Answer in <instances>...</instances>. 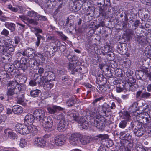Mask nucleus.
<instances>
[{"label": "nucleus", "instance_id": "48", "mask_svg": "<svg viewBox=\"0 0 151 151\" xmlns=\"http://www.w3.org/2000/svg\"><path fill=\"white\" fill-rule=\"evenodd\" d=\"M13 65L11 64L6 65L5 66V69H6L9 72H11L13 71L14 69Z\"/></svg>", "mask_w": 151, "mask_h": 151}, {"label": "nucleus", "instance_id": "23", "mask_svg": "<svg viewBox=\"0 0 151 151\" xmlns=\"http://www.w3.org/2000/svg\"><path fill=\"white\" fill-rule=\"evenodd\" d=\"M65 114L64 113L57 112L54 116V118L56 119L60 120H66L65 117Z\"/></svg>", "mask_w": 151, "mask_h": 151}, {"label": "nucleus", "instance_id": "52", "mask_svg": "<svg viewBox=\"0 0 151 151\" xmlns=\"http://www.w3.org/2000/svg\"><path fill=\"white\" fill-rule=\"evenodd\" d=\"M37 21V20H36L35 19H29V18H28L27 21L29 23L35 25L38 24V23Z\"/></svg>", "mask_w": 151, "mask_h": 151}, {"label": "nucleus", "instance_id": "13", "mask_svg": "<svg viewBox=\"0 0 151 151\" xmlns=\"http://www.w3.org/2000/svg\"><path fill=\"white\" fill-rule=\"evenodd\" d=\"M55 144L57 146L64 145L66 142V138L63 135H60L56 136L54 139Z\"/></svg>", "mask_w": 151, "mask_h": 151}, {"label": "nucleus", "instance_id": "30", "mask_svg": "<svg viewBox=\"0 0 151 151\" xmlns=\"http://www.w3.org/2000/svg\"><path fill=\"white\" fill-rule=\"evenodd\" d=\"M17 103L22 105L23 106H25L26 104L24 102V96L23 94H22L20 95H18L17 96Z\"/></svg>", "mask_w": 151, "mask_h": 151}, {"label": "nucleus", "instance_id": "39", "mask_svg": "<svg viewBox=\"0 0 151 151\" xmlns=\"http://www.w3.org/2000/svg\"><path fill=\"white\" fill-rule=\"evenodd\" d=\"M76 103V100L73 98L71 97L67 100L66 104L68 106L71 107L73 106Z\"/></svg>", "mask_w": 151, "mask_h": 151}, {"label": "nucleus", "instance_id": "7", "mask_svg": "<svg viewBox=\"0 0 151 151\" xmlns=\"http://www.w3.org/2000/svg\"><path fill=\"white\" fill-rule=\"evenodd\" d=\"M136 80L132 76L129 78L128 81L125 83V90L127 91H134L135 89V87L134 86L135 85Z\"/></svg>", "mask_w": 151, "mask_h": 151}, {"label": "nucleus", "instance_id": "53", "mask_svg": "<svg viewBox=\"0 0 151 151\" xmlns=\"http://www.w3.org/2000/svg\"><path fill=\"white\" fill-rule=\"evenodd\" d=\"M5 42V40L4 39V37H0V50L2 48L3 46H4Z\"/></svg>", "mask_w": 151, "mask_h": 151}, {"label": "nucleus", "instance_id": "3", "mask_svg": "<svg viewBox=\"0 0 151 151\" xmlns=\"http://www.w3.org/2000/svg\"><path fill=\"white\" fill-rule=\"evenodd\" d=\"M89 114L92 118L96 119L91 120L90 122L91 126L96 127L100 131H103L105 127L104 124L105 119L96 112L91 111Z\"/></svg>", "mask_w": 151, "mask_h": 151}, {"label": "nucleus", "instance_id": "35", "mask_svg": "<svg viewBox=\"0 0 151 151\" xmlns=\"http://www.w3.org/2000/svg\"><path fill=\"white\" fill-rule=\"evenodd\" d=\"M9 76L6 71L4 70L0 71V80L4 81L6 80V78Z\"/></svg>", "mask_w": 151, "mask_h": 151}, {"label": "nucleus", "instance_id": "32", "mask_svg": "<svg viewBox=\"0 0 151 151\" xmlns=\"http://www.w3.org/2000/svg\"><path fill=\"white\" fill-rule=\"evenodd\" d=\"M49 73L48 72H45L44 73L43 75L41 76L40 77L39 76L38 79L40 80V81H42L43 83H44L48 80Z\"/></svg>", "mask_w": 151, "mask_h": 151}, {"label": "nucleus", "instance_id": "31", "mask_svg": "<svg viewBox=\"0 0 151 151\" xmlns=\"http://www.w3.org/2000/svg\"><path fill=\"white\" fill-rule=\"evenodd\" d=\"M138 103L137 102H134L133 103L130 107L129 108V110L131 112L135 113L138 110V109L137 108Z\"/></svg>", "mask_w": 151, "mask_h": 151}, {"label": "nucleus", "instance_id": "63", "mask_svg": "<svg viewBox=\"0 0 151 151\" xmlns=\"http://www.w3.org/2000/svg\"><path fill=\"white\" fill-rule=\"evenodd\" d=\"M104 0H97L96 4L98 5H99L100 6H103L105 4Z\"/></svg>", "mask_w": 151, "mask_h": 151}, {"label": "nucleus", "instance_id": "25", "mask_svg": "<svg viewBox=\"0 0 151 151\" xmlns=\"http://www.w3.org/2000/svg\"><path fill=\"white\" fill-rule=\"evenodd\" d=\"M135 126L137 127V128L135 127L134 129V133L135 134L137 137H140L143 135V132L142 130V129L141 127H142L141 125H137Z\"/></svg>", "mask_w": 151, "mask_h": 151}, {"label": "nucleus", "instance_id": "8", "mask_svg": "<svg viewBox=\"0 0 151 151\" xmlns=\"http://www.w3.org/2000/svg\"><path fill=\"white\" fill-rule=\"evenodd\" d=\"M33 113L35 118V121L39 123L45 117V114L44 111L41 109H36Z\"/></svg>", "mask_w": 151, "mask_h": 151}, {"label": "nucleus", "instance_id": "43", "mask_svg": "<svg viewBox=\"0 0 151 151\" xmlns=\"http://www.w3.org/2000/svg\"><path fill=\"white\" fill-rule=\"evenodd\" d=\"M6 26L11 32H13L15 30V24L13 23H8L6 24Z\"/></svg>", "mask_w": 151, "mask_h": 151}, {"label": "nucleus", "instance_id": "55", "mask_svg": "<svg viewBox=\"0 0 151 151\" xmlns=\"http://www.w3.org/2000/svg\"><path fill=\"white\" fill-rule=\"evenodd\" d=\"M141 1L142 3L151 6V0H141Z\"/></svg>", "mask_w": 151, "mask_h": 151}, {"label": "nucleus", "instance_id": "59", "mask_svg": "<svg viewBox=\"0 0 151 151\" xmlns=\"http://www.w3.org/2000/svg\"><path fill=\"white\" fill-rule=\"evenodd\" d=\"M21 38L18 36H16L14 37V42L16 44H18L20 42Z\"/></svg>", "mask_w": 151, "mask_h": 151}, {"label": "nucleus", "instance_id": "22", "mask_svg": "<svg viewBox=\"0 0 151 151\" xmlns=\"http://www.w3.org/2000/svg\"><path fill=\"white\" fill-rule=\"evenodd\" d=\"M107 82V80L102 74H99L96 78V82L98 84H105Z\"/></svg>", "mask_w": 151, "mask_h": 151}, {"label": "nucleus", "instance_id": "51", "mask_svg": "<svg viewBox=\"0 0 151 151\" xmlns=\"http://www.w3.org/2000/svg\"><path fill=\"white\" fill-rule=\"evenodd\" d=\"M13 66L16 68H21L22 65L20 60H15L14 62Z\"/></svg>", "mask_w": 151, "mask_h": 151}, {"label": "nucleus", "instance_id": "38", "mask_svg": "<svg viewBox=\"0 0 151 151\" xmlns=\"http://www.w3.org/2000/svg\"><path fill=\"white\" fill-rule=\"evenodd\" d=\"M122 118L125 119L127 121H129L131 119V116L127 111H124L122 113Z\"/></svg>", "mask_w": 151, "mask_h": 151}, {"label": "nucleus", "instance_id": "58", "mask_svg": "<svg viewBox=\"0 0 151 151\" xmlns=\"http://www.w3.org/2000/svg\"><path fill=\"white\" fill-rule=\"evenodd\" d=\"M84 85L86 88H91V90H92L93 91V88H94V87L93 86L91 85L88 83H84Z\"/></svg>", "mask_w": 151, "mask_h": 151}, {"label": "nucleus", "instance_id": "19", "mask_svg": "<svg viewBox=\"0 0 151 151\" xmlns=\"http://www.w3.org/2000/svg\"><path fill=\"white\" fill-rule=\"evenodd\" d=\"M34 120V116L31 114H28L24 118V123L25 124H27L30 125L33 124Z\"/></svg>", "mask_w": 151, "mask_h": 151}, {"label": "nucleus", "instance_id": "11", "mask_svg": "<svg viewBox=\"0 0 151 151\" xmlns=\"http://www.w3.org/2000/svg\"><path fill=\"white\" fill-rule=\"evenodd\" d=\"M81 134L77 133L72 134L69 137L70 143L73 145H77L79 143Z\"/></svg>", "mask_w": 151, "mask_h": 151}, {"label": "nucleus", "instance_id": "56", "mask_svg": "<svg viewBox=\"0 0 151 151\" xmlns=\"http://www.w3.org/2000/svg\"><path fill=\"white\" fill-rule=\"evenodd\" d=\"M68 59L72 61H75L76 60V57L75 55H68Z\"/></svg>", "mask_w": 151, "mask_h": 151}, {"label": "nucleus", "instance_id": "14", "mask_svg": "<svg viewBox=\"0 0 151 151\" xmlns=\"http://www.w3.org/2000/svg\"><path fill=\"white\" fill-rule=\"evenodd\" d=\"M34 145L39 147H43L46 145V141L42 138L37 137L35 139Z\"/></svg>", "mask_w": 151, "mask_h": 151}, {"label": "nucleus", "instance_id": "37", "mask_svg": "<svg viewBox=\"0 0 151 151\" xmlns=\"http://www.w3.org/2000/svg\"><path fill=\"white\" fill-rule=\"evenodd\" d=\"M37 75V74L35 75L34 76V77L35 78L34 80H31L29 82V84L31 86H35L36 85V83H39L40 82V80H37L38 79H39L38 78L39 77L36 76V77L35 78V76L36 75Z\"/></svg>", "mask_w": 151, "mask_h": 151}, {"label": "nucleus", "instance_id": "45", "mask_svg": "<svg viewBox=\"0 0 151 151\" xmlns=\"http://www.w3.org/2000/svg\"><path fill=\"white\" fill-rule=\"evenodd\" d=\"M102 110L104 113L106 114V111H108V109L110 108V105L106 103H104L102 106Z\"/></svg>", "mask_w": 151, "mask_h": 151}, {"label": "nucleus", "instance_id": "27", "mask_svg": "<svg viewBox=\"0 0 151 151\" xmlns=\"http://www.w3.org/2000/svg\"><path fill=\"white\" fill-rule=\"evenodd\" d=\"M139 12L138 15L139 16L143 18L144 17L145 20H147L149 17V15L148 14V11L147 9H145L144 10H141Z\"/></svg>", "mask_w": 151, "mask_h": 151}, {"label": "nucleus", "instance_id": "5", "mask_svg": "<svg viewBox=\"0 0 151 151\" xmlns=\"http://www.w3.org/2000/svg\"><path fill=\"white\" fill-rule=\"evenodd\" d=\"M143 115L142 114H141L139 115H137L136 116V119L137 122L133 124L135 126L137 125H146L148 124L150 122V118L147 117H145L143 116Z\"/></svg>", "mask_w": 151, "mask_h": 151}, {"label": "nucleus", "instance_id": "24", "mask_svg": "<svg viewBox=\"0 0 151 151\" xmlns=\"http://www.w3.org/2000/svg\"><path fill=\"white\" fill-rule=\"evenodd\" d=\"M12 110L14 113L18 115L20 114L23 111L22 107L18 105L14 106L12 107Z\"/></svg>", "mask_w": 151, "mask_h": 151}, {"label": "nucleus", "instance_id": "64", "mask_svg": "<svg viewBox=\"0 0 151 151\" xmlns=\"http://www.w3.org/2000/svg\"><path fill=\"white\" fill-rule=\"evenodd\" d=\"M97 151H107L106 147L103 146H101L99 148Z\"/></svg>", "mask_w": 151, "mask_h": 151}, {"label": "nucleus", "instance_id": "17", "mask_svg": "<svg viewBox=\"0 0 151 151\" xmlns=\"http://www.w3.org/2000/svg\"><path fill=\"white\" fill-rule=\"evenodd\" d=\"M124 131H122L120 132V137H119L122 139L124 140L129 143L131 141L132 137L129 133H126Z\"/></svg>", "mask_w": 151, "mask_h": 151}, {"label": "nucleus", "instance_id": "62", "mask_svg": "<svg viewBox=\"0 0 151 151\" xmlns=\"http://www.w3.org/2000/svg\"><path fill=\"white\" fill-rule=\"evenodd\" d=\"M133 72L130 70H128L126 72V75L127 77H130V76H132V75L133 74Z\"/></svg>", "mask_w": 151, "mask_h": 151}, {"label": "nucleus", "instance_id": "28", "mask_svg": "<svg viewBox=\"0 0 151 151\" xmlns=\"http://www.w3.org/2000/svg\"><path fill=\"white\" fill-rule=\"evenodd\" d=\"M28 59L26 58H22L20 60L22 65L21 69L23 71L25 70L27 68V63Z\"/></svg>", "mask_w": 151, "mask_h": 151}, {"label": "nucleus", "instance_id": "47", "mask_svg": "<svg viewBox=\"0 0 151 151\" xmlns=\"http://www.w3.org/2000/svg\"><path fill=\"white\" fill-rule=\"evenodd\" d=\"M35 20L37 21H45L47 20V18L45 16L41 15L38 13L36 17H35Z\"/></svg>", "mask_w": 151, "mask_h": 151}, {"label": "nucleus", "instance_id": "36", "mask_svg": "<svg viewBox=\"0 0 151 151\" xmlns=\"http://www.w3.org/2000/svg\"><path fill=\"white\" fill-rule=\"evenodd\" d=\"M35 59L37 61L42 60V61H44L45 58L44 57L43 55L38 53H35V56L34 57Z\"/></svg>", "mask_w": 151, "mask_h": 151}, {"label": "nucleus", "instance_id": "12", "mask_svg": "<svg viewBox=\"0 0 151 151\" xmlns=\"http://www.w3.org/2000/svg\"><path fill=\"white\" fill-rule=\"evenodd\" d=\"M111 9L112 7H109L106 6L100 7L99 9L100 15L106 17H108L109 16L111 15Z\"/></svg>", "mask_w": 151, "mask_h": 151}, {"label": "nucleus", "instance_id": "54", "mask_svg": "<svg viewBox=\"0 0 151 151\" xmlns=\"http://www.w3.org/2000/svg\"><path fill=\"white\" fill-rule=\"evenodd\" d=\"M19 17L25 23V22L24 21V20H26L27 21L29 18L26 15H19Z\"/></svg>", "mask_w": 151, "mask_h": 151}, {"label": "nucleus", "instance_id": "1", "mask_svg": "<svg viewBox=\"0 0 151 151\" xmlns=\"http://www.w3.org/2000/svg\"><path fill=\"white\" fill-rule=\"evenodd\" d=\"M15 81H10L8 84V91L7 95L8 98V100L15 98V95L18 92L23 90L21 84L25 83L27 78L24 75H20L15 76Z\"/></svg>", "mask_w": 151, "mask_h": 151}, {"label": "nucleus", "instance_id": "20", "mask_svg": "<svg viewBox=\"0 0 151 151\" xmlns=\"http://www.w3.org/2000/svg\"><path fill=\"white\" fill-rule=\"evenodd\" d=\"M4 132L5 134L11 139H14L17 138V136L15 133L13 132L12 130L10 129H5Z\"/></svg>", "mask_w": 151, "mask_h": 151}, {"label": "nucleus", "instance_id": "34", "mask_svg": "<svg viewBox=\"0 0 151 151\" xmlns=\"http://www.w3.org/2000/svg\"><path fill=\"white\" fill-rule=\"evenodd\" d=\"M44 88L45 90H49L51 89L54 86V84L50 81H46L44 83Z\"/></svg>", "mask_w": 151, "mask_h": 151}, {"label": "nucleus", "instance_id": "4", "mask_svg": "<svg viewBox=\"0 0 151 151\" xmlns=\"http://www.w3.org/2000/svg\"><path fill=\"white\" fill-rule=\"evenodd\" d=\"M40 123L43 127L49 130L50 131L53 129L52 127L53 121L51 118L49 116H45Z\"/></svg>", "mask_w": 151, "mask_h": 151}, {"label": "nucleus", "instance_id": "15", "mask_svg": "<svg viewBox=\"0 0 151 151\" xmlns=\"http://www.w3.org/2000/svg\"><path fill=\"white\" fill-rule=\"evenodd\" d=\"M68 122L66 120H60L58 124L57 130L60 132L65 131L68 127Z\"/></svg>", "mask_w": 151, "mask_h": 151}, {"label": "nucleus", "instance_id": "10", "mask_svg": "<svg viewBox=\"0 0 151 151\" xmlns=\"http://www.w3.org/2000/svg\"><path fill=\"white\" fill-rule=\"evenodd\" d=\"M16 131L20 134L25 135L27 134V125L21 124H17L15 127Z\"/></svg>", "mask_w": 151, "mask_h": 151}, {"label": "nucleus", "instance_id": "60", "mask_svg": "<svg viewBox=\"0 0 151 151\" xmlns=\"http://www.w3.org/2000/svg\"><path fill=\"white\" fill-rule=\"evenodd\" d=\"M58 34L63 40H65L67 39V37L64 35L62 32H59Z\"/></svg>", "mask_w": 151, "mask_h": 151}, {"label": "nucleus", "instance_id": "33", "mask_svg": "<svg viewBox=\"0 0 151 151\" xmlns=\"http://www.w3.org/2000/svg\"><path fill=\"white\" fill-rule=\"evenodd\" d=\"M136 42L137 44L142 45L145 43V40L143 37L140 36H137L136 38Z\"/></svg>", "mask_w": 151, "mask_h": 151}, {"label": "nucleus", "instance_id": "26", "mask_svg": "<svg viewBox=\"0 0 151 151\" xmlns=\"http://www.w3.org/2000/svg\"><path fill=\"white\" fill-rule=\"evenodd\" d=\"M27 134L30 133H32L33 134H36L38 132L37 127L33 124L27 126Z\"/></svg>", "mask_w": 151, "mask_h": 151}, {"label": "nucleus", "instance_id": "46", "mask_svg": "<svg viewBox=\"0 0 151 151\" xmlns=\"http://www.w3.org/2000/svg\"><path fill=\"white\" fill-rule=\"evenodd\" d=\"M127 120H122L121 121L119 124V127L122 129H124L127 125Z\"/></svg>", "mask_w": 151, "mask_h": 151}, {"label": "nucleus", "instance_id": "18", "mask_svg": "<svg viewBox=\"0 0 151 151\" xmlns=\"http://www.w3.org/2000/svg\"><path fill=\"white\" fill-rule=\"evenodd\" d=\"M117 50L119 53L122 55L126 54L127 51L126 45L123 43H119L117 45Z\"/></svg>", "mask_w": 151, "mask_h": 151}, {"label": "nucleus", "instance_id": "61", "mask_svg": "<svg viewBox=\"0 0 151 151\" xmlns=\"http://www.w3.org/2000/svg\"><path fill=\"white\" fill-rule=\"evenodd\" d=\"M43 38V37L42 36H41L40 37H37V40L35 42L36 45L37 47H38L40 44V40L41 39H42Z\"/></svg>", "mask_w": 151, "mask_h": 151}, {"label": "nucleus", "instance_id": "57", "mask_svg": "<svg viewBox=\"0 0 151 151\" xmlns=\"http://www.w3.org/2000/svg\"><path fill=\"white\" fill-rule=\"evenodd\" d=\"M9 31L5 29H4L1 33V35H4L6 36H7L9 35Z\"/></svg>", "mask_w": 151, "mask_h": 151}, {"label": "nucleus", "instance_id": "40", "mask_svg": "<svg viewBox=\"0 0 151 151\" xmlns=\"http://www.w3.org/2000/svg\"><path fill=\"white\" fill-rule=\"evenodd\" d=\"M41 92V91L37 89L32 90L30 91L31 96L33 97H36L38 96L39 94Z\"/></svg>", "mask_w": 151, "mask_h": 151}, {"label": "nucleus", "instance_id": "16", "mask_svg": "<svg viewBox=\"0 0 151 151\" xmlns=\"http://www.w3.org/2000/svg\"><path fill=\"white\" fill-rule=\"evenodd\" d=\"M114 84L116 85V91L117 92L120 93L125 89V83L124 84L122 82V83L119 82L118 80H115L114 81Z\"/></svg>", "mask_w": 151, "mask_h": 151}, {"label": "nucleus", "instance_id": "9", "mask_svg": "<svg viewBox=\"0 0 151 151\" xmlns=\"http://www.w3.org/2000/svg\"><path fill=\"white\" fill-rule=\"evenodd\" d=\"M35 50L32 48H27L21 50L20 53L24 56H26L30 58H33L35 56Z\"/></svg>", "mask_w": 151, "mask_h": 151}, {"label": "nucleus", "instance_id": "49", "mask_svg": "<svg viewBox=\"0 0 151 151\" xmlns=\"http://www.w3.org/2000/svg\"><path fill=\"white\" fill-rule=\"evenodd\" d=\"M26 144V141L24 139L21 138L20 139L19 145L21 147L23 148Z\"/></svg>", "mask_w": 151, "mask_h": 151}, {"label": "nucleus", "instance_id": "29", "mask_svg": "<svg viewBox=\"0 0 151 151\" xmlns=\"http://www.w3.org/2000/svg\"><path fill=\"white\" fill-rule=\"evenodd\" d=\"M91 140L90 137L87 136L82 137L79 139L80 142L83 145H86L89 143Z\"/></svg>", "mask_w": 151, "mask_h": 151}, {"label": "nucleus", "instance_id": "42", "mask_svg": "<svg viewBox=\"0 0 151 151\" xmlns=\"http://www.w3.org/2000/svg\"><path fill=\"white\" fill-rule=\"evenodd\" d=\"M38 13L35 12L33 10L29 11L27 13V15L30 17H34L35 19V17L37 14Z\"/></svg>", "mask_w": 151, "mask_h": 151}, {"label": "nucleus", "instance_id": "2", "mask_svg": "<svg viewBox=\"0 0 151 151\" xmlns=\"http://www.w3.org/2000/svg\"><path fill=\"white\" fill-rule=\"evenodd\" d=\"M68 115L70 116L72 120L78 122L79 126L84 129H87L89 127L87 119L85 116L80 117L78 112L74 109L69 110L67 113Z\"/></svg>", "mask_w": 151, "mask_h": 151}, {"label": "nucleus", "instance_id": "21", "mask_svg": "<svg viewBox=\"0 0 151 151\" xmlns=\"http://www.w3.org/2000/svg\"><path fill=\"white\" fill-rule=\"evenodd\" d=\"M47 110L51 114H56L58 111H62L64 109L60 106H54L52 107H48Z\"/></svg>", "mask_w": 151, "mask_h": 151}, {"label": "nucleus", "instance_id": "50", "mask_svg": "<svg viewBox=\"0 0 151 151\" xmlns=\"http://www.w3.org/2000/svg\"><path fill=\"white\" fill-rule=\"evenodd\" d=\"M151 96V93L147 92L143 93L141 94V97L142 98H149Z\"/></svg>", "mask_w": 151, "mask_h": 151}, {"label": "nucleus", "instance_id": "44", "mask_svg": "<svg viewBox=\"0 0 151 151\" xmlns=\"http://www.w3.org/2000/svg\"><path fill=\"white\" fill-rule=\"evenodd\" d=\"M6 52H2L1 55L2 58L1 60L3 62H5L4 60H8L10 59L9 55Z\"/></svg>", "mask_w": 151, "mask_h": 151}, {"label": "nucleus", "instance_id": "6", "mask_svg": "<svg viewBox=\"0 0 151 151\" xmlns=\"http://www.w3.org/2000/svg\"><path fill=\"white\" fill-rule=\"evenodd\" d=\"M5 43L4 45L5 47L3 46L2 48L0 50V51L2 52H6L7 54L9 55L11 52L14 51V47L13 45L11 43H12V41L10 40L9 41L8 40H5Z\"/></svg>", "mask_w": 151, "mask_h": 151}, {"label": "nucleus", "instance_id": "41", "mask_svg": "<svg viewBox=\"0 0 151 151\" xmlns=\"http://www.w3.org/2000/svg\"><path fill=\"white\" fill-rule=\"evenodd\" d=\"M98 84L97 86L98 89H96L98 91H99L101 92H104L105 91L107 90V88L106 87V86L105 84Z\"/></svg>", "mask_w": 151, "mask_h": 151}]
</instances>
